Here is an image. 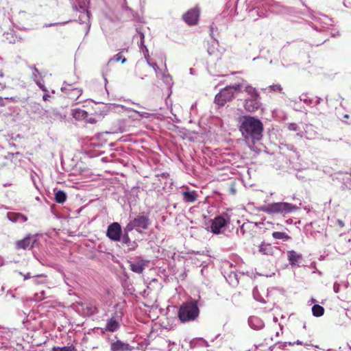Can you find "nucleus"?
I'll return each mask as SVG.
<instances>
[{"mask_svg":"<svg viewBox=\"0 0 351 351\" xmlns=\"http://www.w3.org/2000/svg\"><path fill=\"white\" fill-rule=\"evenodd\" d=\"M121 233V225L117 222H114L108 226L106 236L113 241H120Z\"/></svg>","mask_w":351,"mask_h":351,"instance_id":"obj_8","label":"nucleus"},{"mask_svg":"<svg viewBox=\"0 0 351 351\" xmlns=\"http://www.w3.org/2000/svg\"><path fill=\"white\" fill-rule=\"evenodd\" d=\"M19 274H20V275L23 276L25 280H27V279H29V278H32L34 276H32L30 274V273H27L26 274H23V273L20 272Z\"/></svg>","mask_w":351,"mask_h":351,"instance_id":"obj_46","label":"nucleus"},{"mask_svg":"<svg viewBox=\"0 0 351 351\" xmlns=\"http://www.w3.org/2000/svg\"><path fill=\"white\" fill-rule=\"evenodd\" d=\"M84 121H86V123H88L94 124L96 123L97 121L94 117H89L88 116V117L85 119Z\"/></svg>","mask_w":351,"mask_h":351,"instance_id":"obj_43","label":"nucleus"},{"mask_svg":"<svg viewBox=\"0 0 351 351\" xmlns=\"http://www.w3.org/2000/svg\"><path fill=\"white\" fill-rule=\"evenodd\" d=\"M344 117H345V118H346V119H348V118H349V116H348V114H346V115L344 116Z\"/></svg>","mask_w":351,"mask_h":351,"instance_id":"obj_56","label":"nucleus"},{"mask_svg":"<svg viewBox=\"0 0 351 351\" xmlns=\"http://www.w3.org/2000/svg\"><path fill=\"white\" fill-rule=\"evenodd\" d=\"M183 198L185 202H193L196 200L197 195L195 191H186L182 193Z\"/></svg>","mask_w":351,"mask_h":351,"instance_id":"obj_25","label":"nucleus"},{"mask_svg":"<svg viewBox=\"0 0 351 351\" xmlns=\"http://www.w3.org/2000/svg\"><path fill=\"white\" fill-rule=\"evenodd\" d=\"M137 36L139 37L140 41L138 43V47L142 51V53L144 56L146 62H148L149 60V51L146 46L144 45V38L145 36L143 33L137 29Z\"/></svg>","mask_w":351,"mask_h":351,"instance_id":"obj_16","label":"nucleus"},{"mask_svg":"<svg viewBox=\"0 0 351 351\" xmlns=\"http://www.w3.org/2000/svg\"><path fill=\"white\" fill-rule=\"evenodd\" d=\"M268 89L270 90V91H274V92H281L282 88L281 87V86L280 84H273V85H271L268 87Z\"/></svg>","mask_w":351,"mask_h":351,"instance_id":"obj_36","label":"nucleus"},{"mask_svg":"<svg viewBox=\"0 0 351 351\" xmlns=\"http://www.w3.org/2000/svg\"><path fill=\"white\" fill-rule=\"evenodd\" d=\"M326 40V39L324 37H322L319 42H316V41H312L311 42V45H317L318 46L319 45L322 44V43H324L325 41Z\"/></svg>","mask_w":351,"mask_h":351,"instance_id":"obj_42","label":"nucleus"},{"mask_svg":"<svg viewBox=\"0 0 351 351\" xmlns=\"http://www.w3.org/2000/svg\"><path fill=\"white\" fill-rule=\"evenodd\" d=\"M311 300H312V302H315V300L313 299V298H312Z\"/></svg>","mask_w":351,"mask_h":351,"instance_id":"obj_57","label":"nucleus"},{"mask_svg":"<svg viewBox=\"0 0 351 351\" xmlns=\"http://www.w3.org/2000/svg\"><path fill=\"white\" fill-rule=\"evenodd\" d=\"M295 125H294V124H291V125H290L289 128H290V129H291V130H295Z\"/></svg>","mask_w":351,"mask_h":351,"instance_id":"obj_53","label":"nucleus"},{"mask_svg":"<svg viewBox=\"0 0 351 351\" xmlns=\"http://www.w3.org/2000/svg\"><path fill=\"white\" fill-rule=\"evenodd\" d=\"M296 176H297L298 178H300H300H304V176H302V174H299V172H298V173H297Z\"/></svg>","mask_w":351,"mask_h":351,"instance_id":"obj_51","label":"nucleus"},{"mask_svg":"<svg viewBox=\"0 0 351 351\" xmlns=\"http://www.w3.org/2000/svg\"><path fill=\"white\" fill-rule=\"evenodd\" d=\"M261 107V103L259 96L257 97H250L246 99L244 101V108L250 112H254L258 110Z\"/></svg>","mask_w":351,"mask_h":351,"instance_id":"obj_11","label":"nucleus"},{"mask_svg":"<svg viewBox=\"0 0 351 351\" xmlns=\"http://www.w3.org/2000/svg\"><path fill=\"white\" fill-rule=\"evenodd\" d=\"M130 231H126V227L124 228V234L123 237H121V241L123 243L125 244L130 250H134L136 247V243L134 242H132L129 236L128 233Z\"/></svg>","mask_w":351,"mask_h":351,"instance_id":"obj_24","label":"nucleus"},{"mask_svg":"<svg viewBox=\"0 0 351 351\" xmlns=\"http://www.w3.org/2000/svg\"><path fill=\"white\" fill-rule=\"evenodd\" d=\"M276 248L274 247L269 243L263 242L258 245V252L263 255L274 256Z\"/></svg>","mask_w":351,"mask_h":351,"instance_id":"obj_15","label":"nucleus"},{"mask_svg":"<svg viewBox=\"0 0 351 351\" xmlns=\"http://www.w3.org/2000/svg\"><path fill=\"white\" fill-rule=\"evenodd\" d=\"M126 51V49H123L122 51L118 53L117 54L114 55L108 62V64H110L111 62L112 61H116V62H119V61H121V63H125L126 62V58H124L123 56H122V53L123 51Z\"/></svg>","mask_w":351,"mask_h":351,"instance_id":"obj_29","label":"nucleus"},{"mask_svg":"<svg viewBox=\"0 0 351 351\" xmlns=\"http://www.w3.org/2000/svg\"><path fill=\"white\" fill-rule=\"evenodd\" d=\"M35 112L38 114L40 119L46 123H51L53 121L62 119V115L56 110H45L40 105L35 106Z\"/></svg>","mask_w":351,"mask_h":351,"instance_id":"obj_5","label":"nucleus"},{"mask_svg":"<svg viewBox=\"0 0 351 351\" xmlns=\"http://www.w3.org/2000/svg\"><path fill=\"white\" fill-rule=\"evenodd\" d=\"M243 86L244 90L250 95V97H257L259 96V94L256 89L249 84L246 81L243 80Z\"/></svg>","mask_w":351,"mask_h":351,"instance_id":"obj_23","label":"nucleus"},{"mask_svg":"<svg viewBox=\"0 0 351 351\" xmlns=\"http://www.w3.org/2000/svg\"><path fill=\"white\" fill-rule=\"evenodd\" d=\"M119 322L112 317L108 320L105 329L109 332H114L119 329Z\"/></svg>","mask_w":351,"mask_h":351,"instance_id":"obj_22","label":"nucleus"},{"mask_svg":"<svg viewBox=\"0 0 351 351\" xmlns=\"http://www.w3.org/2000/svg\"><path fill=\"white\" fill-rule=\"evenodd\" d=\"M50 97V95L48 94V93H45L43 96V99L44 101H47L49 99V98Z\"/></svg>","mask_w":351,"mask_h":351,"instance_id":"obj_48","label":"nucleus"},{"mask_svg":"<svg viewBox=\"0 0 351 351\" xmlns=\"http://www.w3.org/2000/svg\"><path fill=\"white\" fill-rule=\"evenodd\" d=\"M149 261L137 258L134 261L130 262V269L137 274H141L143 270L147 267Z\"/></svg>","mask_w":351,"mask_h":351,"instance_id":"obj_10","label":"nucleus"},{"mask_svg":"<svg viewBox=\"0 0 351 351\" xmlns=\"http://www.w3.org/2000/svg\"><path fill=\"white\" fill-rule=\"evenodd\" d=\"M296 343H297V344H300V343H301V342H300V341H297V342H296Z\"/></svg>","mask_w":351,"mask_h":351,"instance_id":"obj_58","label":"nucleus"},{"mask_svg":"<svg viewBox=\"0 0 351 351\" xmlns=\"http://www.w3.org/2000/svg\"><path fill=\"white\" fill-rule=\"evenodd\" d=\"M190 72H191V73H193V69H190Z\"/></svg>","mask_w":351,"mask_h":351,"instance_id":"obj_60","label":"nucleus"},{"mask_svg":"<svg viewBox=\"0 0 351 351\" xmlns=\"http://www.w3.org/2000/svg\"><path fill=\"white\" fill-rule=\"evenodd\" d=\"M53 351H76L75 346L71 345L69 346H64V347H53L52 349Z\"/></svg>","mask_w":351,"mask_h":351,"instance_id":"obj_33","label":"nucleus"},{"mask_svg":"<svg viewBox=\"0 0 351 351\" xmlns=\"http://www.w3.org/2000/svg\"><path fill=\"white\" fill-rule=\"evenodd\" d=\"M80 8L83 10V11L86 13L87 17H89V12L86 10V9L80 5Z\"/></svg>","mask_w":351,"mask_h":351,"instance_id":"obj_49","label":"nucleus"},{"mask_svg":"<svg viewBox=\"0 0 351 351\" xmlns=\"http://www.w3.org/2000/svg\"><path fill=\"white\" fill-rule=\"evenodd\" d=\"M253 296H254V299L256 300L257 301H259L262 303H266V300H264L263 298V297H261L259 295L258 289H257V287L254 288L253 290Z\"/></svg>","mask_w":351,"mask_h":351,"instance_id":"obj_34","label":"nucleus"},{"mask_svg":"<svg viewBox=\"0 0 351 351\" xmlns=\"http://www.w3.org/2000/svg\"><path fill=\"white\" fill-rule=\"evenodd\" d=\"M32 69L34 71V72L32 73V78L34 82H36L38 80H40V73L38 72V69L35 66H34L32 68Z\"/></svg>","mask_w":351,"mask_h":351,"instance_id":"obj_37","label":"nucleus"},{"mask_svg":"<svg viewBox=\"0 0 351 351\" xmlns=\"http://www.w3.org/2000/svg\"><path fill=\"white\" fill-rule=\"evenodd\" d=\"M88 311L91 314L95 313L97 312V309L95 306L91 305L90 307H87Z\"/></svg>","mask_w":351,"mask_h":351,"instance_id":"obj_45","label":"nucleus"},{"mask_svg":"<svg viewBox=\"0 0 351 351\" xmlns=\"http://www.w3.org/2000/svg\"><path fill=\"white\" fill-rule=\"evenodd\" d=\"M66 194L63 191L59 190L55 193V200L58 204H63L66 199Z\"/></svg>","mask_w":351,"mask_h":351,"instance_id":"obj_28","label":"nucleus"},{"mask_svg":"<svg viewBox=\"0 0 351 351\" xmlns=\"http://www.w3.org/2000/svg\"><path fill=\"white\" fill-rule=\"evenodd\" d=\"M331 20L324 15L313 13L308 10V34L314 36L318 32L321 36V32L324 28H328V22Z\"/></svg>","mask_w":351,"mask_h":351,"instance_id":"obj_2","label":"nucleus"},{"mask_svg":"<svg viewBox=\"0 0 351 351\" xmlns=\"http://www.w3.org/2000/svg\"><path fill=\"white\" fill-rule=\"evenodd\" d=\"M62 90H65V93L67 95V97L73 101L77 100L82 94V90L81 88H71V86L62 88Z\"/></svg>","mask_w":351,"mask_h":351,"instance_id":"obj_14","label":"nucleus"},{"mask_svg":"<svg viewBox=\"0 0 351 351\" xmlns=\"http://www.w3.org/2000/svg\"><path fill=\"white\" fill-rule=\"evenodd\" d=\"M34 241L35 240L32 237H27L25 239L17 241L16 247L19 249H31L34 245Z\"/></svg>","mask_w":351,"mask_h":351,"instance_id":"obj_17","label":"nucleus"},{"mask_svg":"<svg viewBox=\"0 0 351 351\" xmlns=\"http://www.w3.org/2000/svg\"><path fill=\"white\" fill-rule=\"evenodd\" d=\"M110 350L111 351H131L132 348L129 344L118 340L111 343Z\"/></svg>","mask_w":351,"mask_h":351,"instance_id":"obj_18","label":"nucleus"},{"mask_svg":"<svg viewBox=\"0 0 351 351\" xmlns=\"http://www.w3.org/2000/svg\"><path fill=\"white\" fill-rule=\"evenodd\" d=\"M146 65H147V66H149L152 67L153 69L154 70V71L156 72V75L157 76L159 75V73L160 72V70L156 63H154V62L152 63V62H150V61L149 60L148 62H146Z\"/></svg>","mask_w":351,"mask_h":351,"instance_id":"obj_35","label":"nucleus"},{"mask_svg":"<svg viewBox=\"0 0 351 351\" xmlns=\"http://www.w3.org/2000/svg\"><path fill=\"white\" fill-rule=\"evenodd\" d=\"M311 268L312 269H315V263H312L311 264V266H310Z\"/></svg>","mask_w":351,"mask_h":351,"instance_id":"obj_52","label":"nucleus"},{"mask_svg":"<svg viewBox=\"0 0 351 351\" xmlns=\"http://www.w3.org/2000/svg\"><path fill=\"white\" fill-rule=\"evenodd\" d=\"M71 115L77 121H85L88 117V112L80 108H75L71 110Z\"/></svg>","mask_w":351,"mask_h":351,"instance_id":"obj_21","label":"nucleus"},{"mask_svg":"<svg viewBox=\"0 0 351 351\" xmlns=\"http://www.w3.org/2000/svg\"><path fill=\"white\" fill-rule=\"evenodd\" d=\"M208 53L209 55H215V51L214 49V47H208Z\"/></svg>","mask_w":351,"mask_h":351,"instance_id":"obj_47","label":"nucleus"},{"mask_svg":"<svg viewBox=\"0 0 351 351\" xmlns=\"http://www.w3.org/2000/svg\"><path fill=\"white\" fill-rule=\"evenodd\" d=\"M312 314L315 317H321L324 313V308L319 304H314L311 308Z\"/></svg>","mask_w":351,"mask_h":351,"instance_id":"obj_27","label":"nucleus"},{"mask_svg":"<svg viewBox=\"0 0 351 351\" xmlns=\"http://www.w3.org/2000/svg\"><path fill=\"white\" fill-rule=\"evenodd\" d=\"M227 223L228 221L223 217L219 216L211 221V224L207 229L213 234H220L221 229L224 228Z\"/></svg>","mask_w":351,"mask_h":351,"instance_id":"obj_9","label":"nucleus"},{"mask_svg":"<svg viewBox=\"0 0 351 351\" xmlns=\"http://www.w3.org/2000/svg\"><path fill=\"white\" fill-rule=\"evenodd\" d=\"M249 326L254 330H261L264 328L265 324L263 321L256 316H251L248 319Z\"/></svg>","mask_w":351,"mask_h":351,"instance_id":"obj_19","label":"nucleus"},{"mask_svg":"<svg viewBox=\"0 0 351 351\" xmlns=\"http://www.w3.org/2000/svg\"><path fill=\"white\" fill-rule=\"evenodd\" d=\"M244 228H245V224H243L241 227V232H242V234H244Z\"/></svg>","mask_w":351,"mask_h":351,"instance_id":"obj_50","label":"nucleus"},{"mask_svg":"<svg viewBox=\"0 0 351 351\" xmlns=\"http://www.w3.org/2000/svg\"><path fill=\"white\" fill-rule=\"evenodd\" d=\"M34 184L35 185V186H36V188H38V186H36V182H35L34 181Z\"/></svg>","mask_w":351,"mask_h":351,"instance_id":"obj_59","label":"nucleus"},{"mask_svg":"<svg viewBox=\"0 0 351 351\" xmlns=\"http://www.w3.org/2000/svg\"><path fill=\"white\" fill-rule=\"evenodd\" d=\"M150 224V221L147 215H140L134 217L126 226V231H132L136 229L141 232V230H146Z\"/></svg>","mask_w":351,"mask_h":351,"instance_id":"obj_6","label":"nucleus"},{"mask_svg":"<svg viewBox=\"0 0 351 351\" xmlns=\"http://www.w3.org/2000/svg\"><path fill=\"white\" fill-rule=\"evenodd\" d=\"M229 88H232V91H241V88H243V82L241 83V84H234L233 86H228Z\"/></svg>","mask_w":351,"mask_h":351,"instance_id":"obj_38","label":"nucleus"},{"mask_svg":"<svg viewBox=\"0 0 351 351\" xmlns=\"http://www.w3.org/2000/svg\"><path fill=\"white\" fill-rule=\"evenodd\" d=\"M136 113H137L142 118H148L150 116V114L146 112H138V111H134Z\"/></svg>","mask_w":351,"mask_h":351,"instance_id":"obj_41","label":"nucleus"},{"mask_svg":"<svg viewBox=\"0 0 351 351\" xmlns=\"http://www.w3.org/2000/svg\"><path fill=\"white\" fill-rule=\"evenodd\" d=\"M333 290L335 293H339L340 291V285L335 282L333 285Z\"/></svg>","mask_w":351,"mask_h":351,"instance_id":"obj_44","label":"nucleus"},{"mask_svg":"<svg viewBox=\"0 0 351 351\" xmlns=\"http://www.w3.org/2000/svg\"><path fill=\"white\" fill-rule=\"evenodd\" d=\"M6 86V83L3 80V73L2 71H0V89H3Z\"/></svg>","mask_w":351,"mask_h":351,"instance_id":"obj_39","label":"nucleus"},{"mask_svg":"<svg viewBox=\"0 0 351 351\" xmlns=\"http://www.w3.org/2000/svg\"><path fill=\"white\" fill-rule=\"evenodd\" d=\"M35 82L43 91L47 92V90L44 85V83L40 80H38Z\"/></svg>","mask_w":351,"mask_h":351,"instance_id":"obj_40","label":"nucleus"},{"mask_svg":"<svg viewBox=\"0 0 351 351\" xmlns=\"http://www.w3.org/2000/svg\"><path fill=\"white\" fill-rule=\"evenodd\" d=\"M147 66L144 62H137L135 66V73L141 79H144L147 75Z\"/></svg>","mask_w":351,"mask_h":351,"instance_id":"obj_20","label":"nucleus"},{"mask_svg":"<svg viewBox=\"0 0 351 351\" xmlns=\"http://www.w3.org/2000/svg\"><path fill=\"white\" fill-rule=\"evenodd\" d=\"M274 320L275 322H276L278 321V319L276 317H274Z\"/></svg>","mask_w":351,"mask_h":351,"instance_id":"obj_55","label":"nucleus"},{"mask_svg":"<svg viewBox=\"0 0 351 351\" xmlns=\"http://www.w3.org/2000/svg\"><path fill=\"white\" fill-rule=\"evenodd\" d=\"M34 283L36 285L43 284L45 282L46 276L45 274H39L33 276Z\"/></svg>","mask_w":351,"mask_h":351,"instance_id":"obj_32","label":"nucleus"},{"mask_svg":"<svg viewBox=\"0 0 351 351\" xmlns=\"http://www.w3.org/2000/svg\"><path fill=\"white\" fill-rule=\"evenodd\" d=\"M199 314V309L196 301H191L183 303L178 311L180 320L184 323L194 321Z\"/></svg>","mask_w":351,"mask_h":351,"instance_id":"obj_3","label":"nucleus"},{"mask_svg":"<svg viewBox=\"0 0 351 351\" xmlns=\"http://www.w3.org/2000/svg\"><path fill=\"white\" fill-rule=\"evenodd\" d=\"M7 217L9 219V220L13 222L18 221L21 219H22L24 221L27 220V218L20 213H8L7 214Z\"/></svg>","mask_w":351,"mask_h":351,"instance_id":"obj_26","label":"nucleus"},{"mask_svg":"<svg viewBox=\"0 0 351 351\" xmlns=\"http://www.w3.org/2000/svg\"><path fill=\"white\" fill-rule=\"evenodd\" d=\"M287 258L292 267H300L303 263L302 254L293 250L287 252Z\"/></svg>","mask_w":351,"mask_h":351,"instance_id":"obj_13","label":"nucleus"},{"mask_svg":"<svg viewBox=\"0 0 351 351\" xmlns=\"http://www.w3.org/2000/svg\"><path fill=\"white\" fill-rule=\"evenodd\" d=\"M199 15V11L197 8H193L189 10L183 15L184 21L189 25H195L197 23Z\"/></svg>","mask_w":351,"mask_h":351,"instance_id":"obj_12","label":"nucleus"},{"mask_svg":"<svg viewBox=\"0 0 351 351\" xmlns=\"http://www.w3.org/2000/svg\"><path fill=\"white\" fill-rule=\"evenodd\" d=\"M162 80L169 88L173 85L172 77L169 74L162 73Z\"/></svg>","mask_w":351,"mask_h":351,"instance_id":"obj_31","label":"nucleus"},{"mask_svg":"<svg viewBox=\"0 0 351 351\" xmlns=\"http://www.w3.org/2000/svg\"><path fill=\"white\" fill-rule=\"evenodd\" d=\"M297 208L293 206L287 202H277L269 204L261 207V210L269 214H282L286 215L290 213Z\"/></svg>","mask_w":351,"mask_h":351,"instance_id":"obj_4","label":"nucleus"},{"mask_svg":"<svg viewBox=\"0 0 351 351\" xmlns=\"http://www.w3.org/2000/svg\"><path fill=\"white\" fill-rule=\"evenodd\" d=\"M201 341L206 345V346H208V343L206 341H203V340H201Z\"/></svg>","mask_w":351,"mask_h":351,"instance_id":"obj_54","label":"nucleus"},{"mask_svg":"<svg viewBox=\"0 0 351 351\" xmlns=\"http://www.w3.org/2000/svg\"><path fill=\"white\" fill-rule=\"evenodd\" d=\"M263 127L261 121L251 116L240 118L239 130L242 136L252 142L261 140Z\"/></svg>","mask_w":351,"mask_h":351,"instance_id":"obj_1","label":"nucleus"},{"mask_svg":"<svg viewBox=\"0 0 351 351\" xmlns=\"http://www.w3.org/2000/svg\"><path fill=\"white\" fill-rule=\"evenodd\" d=\"M234 97L232 88L226 86L221 90L215 98V102L219 106H223L226 102L230 101Z\"/></svg>","mask_w":351,"mask_h":351,"instance_id":"obj_7","label":"nucleus"},{"mask_svg":"<svg viewBox=\"0 0 351 351\" xmlns=\"http://www.w3.org/2000/svg\"><path fill=\"white\" fill-rule=\"evenodd\" d=\"M272 237L276 239L288 240L290 239L287 234L282 232H274Z\"/></svg>","mask_w":351,"mask_h":351,"instance_id":"obj_30","label":"nucleus"},{"mask_svg":"<svg viewBox=\"0 0 351 351\" xmlns=\"http://www.w3.org/2000/svg\"><path fill=\"white\" fill-rule=\"evenodd\" d=\"M327 351H332V350H330V349H329V350H328Z\"/></svg>","mask_w":351,"mask_h":351,"instance_id":"obj_61","label":"nucleus"}]
</instances>
